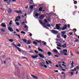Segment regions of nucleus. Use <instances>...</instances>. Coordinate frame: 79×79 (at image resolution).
<instances>
[{"label":"nucleus","mask_w":79,"mask_h":79,"mask_svg":"<svg viewBox=\"0 0 79 79\" xmlns=\"http://www.w3.org/2000/svg\"><path fill=\"white\" fill-rule=\"evenodd\" d=\"M51 32L54 34H58V31H56V30H52L51 31Z\"/></svg>","instance_id":"nucleus-1"},{"label":"nucleus","mask_w":79,"mask_h":79,"mask_svg":"<svg viewBox=\"0 0 79 79\" xmlns=\"http://www.w3.org/2000/svg\"><path fill=\"white\" fill-rule=\"evenodd\" d=\"M18 18L19 19H21V17H20V16H17V18H16V19L15 20V22H16V21H19V19H18Z\"/></svg>","instance_id":"nucleus-2"},{"label":"nucleus","mask_w":79,"mask_h":79,"mask_svg":"<svg viewBox=\"0 0 79 79\" xmlns=\"http://www.w3.org/2000/svg\"><path fill=\"white\" fill-rule=\"evenodd\" d=\"M45 16L44 15H40L39 17V19H43L44 18Z\"/></svg>","instance_id":"nucleus-3"},{"label":"nucleus","mask_w":79,"mask_h":79,"mask_svg":"<svg viewBox=\"0 0 79 79\" xmlns=\"http://www.w3.org/2000/svg\"><path fill=\"white\" fill-rule=\"evenodd\" d=\"M66 28H67V25L64 24V26L62 27L63 31L64 30H65V29H66Z\"/></svg>","instance_id":"nucleus-4"},{"label":"nucleus","mask_w":79,"mask_h":79,"mask_svg":"<svg viewBox=\"0 0 79 79\" xmlns=\"http://www.w3.org/2000/svg\"><path fill=\"white\" fill-rule=\"evenodd\" d=\"M31 77H32L34 79H38V77H37V76L32 75H31Z\"/></svg>","instance_id":"nucleus-5"},{"label":"nucleus","mask_w":79,"mask_h":79,"mask_svg":"<svg viewBox=\"0 0 79 79\" xmlns=\"http://www.w3.org/2000/svg\"><path fill=\"white\" fill-rule=\"evenodd\" d=\"M38 55L40 57V58H44V56L40 54V53Z\"/></svg>","instance_id":"nucleus-6"},{"label":"nucleus","mask_w":79,"mask_h":79,"mask_svg":"<svg viewBox=\"0 0 79 79\" xmlns=\"http://www.w3.org/2000/svg\"><path fill=\"white\" fill-rule=\"evenodd\" d=\"M8 29L10 31V32H13V31H14V30H13L11 27H8Z\"/></svg>","instance_id":"nucleus-7"},{"label":"nucleus","mask_w":79,"mask_h":79,"mask_svg":"<svg viewBox=\"0 0 79 79\" xmlns=\"http://www.w3.org/2000/svg\"><path fill=\"white\" fill-rule=\"evenodd\" d=\"M38 50L39 52H44V50L40 48H38Z\"/></svg>","instance_id":"nucleus-8"},{"label":"nucleus","mask_w":79,"mask_h":79,"mask_svg":"<svg viewBox=\"0 0 79 79\" xmlns=\"http://www.w3.org/2000/svg\"><path fill=\"white\" fill-rule=\"evenodd\" d=\"M61 36L62 37H64V39H66V37H67L66 35H64V34H62Z\"/></svg>","instance_id":"nucleus-9"},{"label":"nucleus","mask_w":79,"mask_h":79,"mask_svg":"<svg viewBox=\"0 0 79 79\" xmlns=\"http://www.w3.org/2000/svg\"><path fill=\"white\" fill-rule=\"evenodd\" d=\"M1 26L3 27H6V25L5 24V23H2L1 25Z\"/></svg>","instance_id":"nucleus-10"},{"label":"nucleus","mask_w":79,"mask_h":79,"mask_svg":"<svg viewBox=\"0 0 79 79\" xmlns=\"http://www.w3.org/2000/svg\"><path fill=\"white\" fill-rule=\"evenodd\" d=\"M40 66L41 67H44V65L45 64V63L43 62H41L40 63Z\"/></svg>","instance_id":"nucleus-11"},{"label":"nucleus","mask_w":79,"mask_h":79,"mask_svg":"<svg viewBox=\"0 0 79 79\" xmlns=\"http://www.w3.org/2000/svg\"><path fill=\"white\" fill-rule=\"evenodd\" d=\"M71 66L70 67V68H73L74 66V65L73 64H74V61H73L72 63H71Z\"/></svg>","instance_id":"nucleus-12"},{"label":"nucleus","mask_w":79,"mask_h":79,"mask_svg":"<svg viewBox=\"0 0 79 79\" xmlns=\"http://www.w3.org/2000/svg\"><path fill=\"white\" fill-rule=\"evenodd\" d=\"M56 25H57V26L56 25V29L59 30L60 27L59 25H58V24H56Z\"/></svg>","instance_id":"nucleus-13"},{"label":"nucleus","mask_w":79,"mask_h":79,"mask_svg":"<svg viewBox=\"0 0 79 79\" xmlns=\"http://www.w3.org/2000/svg\"><path fill=\"white\" fill-rule=\"evenodd\" d=\"M47 54L48 55V56H50L52 55V53H51V52H48L47 53Z\"/></svg>","instance_id":"nucleus-14"},{"label":"nucleus","mask_w":79,"mask_h":79,"mask_svg":"<svg viewBox=\"0 0 79 79\" xmlns=\"http://www.w3.org/2000/svg\"><path fill=\"white\" fill-rule=\"evenodd\" d=\"M16 13H18L19 14H22V11H21V10L16 11Z\"/></svg>","instance_id":"nucleus-15"},{"label":"nucleus","mask_w":79,"mask_h":79,"mask_svg":"<svg viewBox=\"0 0 79 79\" xmlns=\"http://www.w3.org/2000/svg\"><path fill=\"white\" fill-rule=\"evenodd\" d=\"M31 43H32V42H31V40H29L28 41L27 43V45H28V44H31Z\"/></svg>","instance_id":"nucleus-16"},{"label":"nucleus","mask_w":79,"mask_h":79,"mask_svg":"<svg viewBox=\"0 0 79 79\" xmlns=\"http://www.w3.org/2000/svg\"><path fill=\"white\" fill-rule=\"evenodd\" d=\"M33 2H34V1H33V0H31L30 1V2L29 3L30 5H33V4H32V3H33Z\"/></svg>","instance_id":"nucleus-17"},{"label":"nucleus","mask_w":79,"mask_h":79,"mask_svg":"<svg viewBox=\"0 0 79 79\" xmlns=\"http://www.w3.org/2000/svg\"><path fill=\"white\" fill-rule=\"evenodd\" d=\"M43 9V8L41 7L39 8L38 10H39V11H40V12H41V11H42V10Z\"/></svg>","instance_id":"nucleus-18"},{"label":"nucleus","mask_w":79,"mask_h":79,"mask_svg":"<svg viewBox=\"0 0 79 79\" xmlns=\"http://www.w3.org/2000/svg\"><path fill=\"white\" fill-rule=\"evenodd\" d=\"M31 57L32 58H37V57H38V56H31Z\"/></svg>","instance_id":"nucleus-19"},{"label":"nucleus","mask_w":79,"mask_h":79,"mask_svg":"<svg viewBox=\"0 0 79 79\" xmlns=\"http://www.w3.org/2000/svg\"><path fill=\"white\" fill-rule=\"evenodd\" d=\"M54 53H58V51L56 49H54Z\"/></svg>","instance_id":"nucleus-20"},{"label":"nucleus","mask_w":79,"mask_h":79,"mask_svg":"<svg viewBox=\"0 0 79 79\" xmlns=\"http://www.w3.org/2000/svg\"><path fill=\"white\" fill-rule=\"evenodd\" d=\"M22 40L23 41V42H25V43H26L27 42V40L25 39H22Z\"/></svg>","instance_id":"nucleus-21"},{"label":"nucleus","mask_w":79,"mask_h":79,"mask_svg":"<svg viewBox=\"0 0 79 79\" xmlns=\"http://www.w3.org/2000/svg\"><path fill=\"white\" fill-rule=\"evenodd\" d=\"M24 25H25V26H24V28H26V29H28V27H27V25L26 24H25Z\"/></svg>","instance_id":"nucleus-22"},{"label":"nucleus","mask_w":79,"mask_h":79,"mask_svg":"<svg viewBox=\"0 0 79 79\" xmlns=\"http://www.w3.org/2000/svg\"><path fill=\"white\" fill-rule=\"evenodd\" d=\"M1 31L2 32H5V29H1Z\"/></svg>","instance_id":"nucleus-23"},{"label":"nucleus","mask_w":79,"mask_h":79,"mask_svg":"<svg viewBox=\"0 0 79 79\" xmlns=\"http://www.w3.org/2000/svg\"><path fill=\"white\" fill-rule=\"evenodd\" d=\"M52 15V14L51 13H50L48 15V16H49V18H51V16Z\"/></svg>","instance_id":"nucleus-24"},{"label":"nucleus","mask_w":79,"mask_h":79,"mask_svg":"<svg viewBox=\"0 0 79 79\" xmlns=\"http://www.w3.org/2000/svg\"><path fill=\"white\" fill-rule=\"evenodd\" d=\"M7 12L8 13H11L12 12V11L10 9L9 10L7 11Z\"/></svg>","instance_id":"nucleus-25"},{"label":"nucleus","mask_w":79,"mask_h":79,"mask_svg":"<svg viewBox=\"0 0 79 79\" xmlns=\"http://www.w3.org/2000/svg\"><path fill=\"white\" fill-rule=\"evenodd\" d=\"M15 35H17L19 38V39H21V37H20V35L19 34H15Z\"/></svg>","instance_id":"nucleus-26"},{"label":"nucleus","mask_w":79,"mask_h":79,"mask_svg":"<svg viewBox=\"0 0 79 79\" xmlns=\"http://www.w3.org/2000/svg\"><path fill=\"white\" fill-rule=\"evenodd\" d=\"M33 44H35V45H37V43L35 41H34L33 42Z\"/></svg>","instance_id":"nucleus-27"},{"label":"nucleus","mask_w":79,"mask_h":79,"mask_svg":"<svg viewBox=\"0 0 79 79\" xmlns=\"http://www.w3.org/2000/svg\"><path fill=\"white\" fill-rule=\"evenodd\" d=\"M20 33H21V34H26V33L25 32L23 31H22L20 32Z\"/></svg>","instance_id":"nucleus-28"},{"label":"nucleus","mask_w":79,"mask_h":79,"mask_svg":"<svg viewBox=\"0 0 79 79\" xmlns=\"http://www.w3.org/2000/svg\"><path fill=\"white\" fill-rule=\"evenodd\" d=\"M33 8H34V5H32L30 6V9H31V10H32Z\"/></svg>","instance_id":"nucleus-29"},{"label":"nucleus","mask_w":79,"mask_h":79,"mask_svg":"<svg viewBox=\"0 0 79 79\" xmlns=\"http://www.w3.org/2000/svg\"><path fill=\"white\" fill-rule=\"evenodd\" d=\"M66 31H62L61 32V34H66Z\"/></svg>","instance_id":"nucleus-30"},{"label":"nucleus","mask_w":79,"mask_h":79,"mask_svg":"<svg viewBox=\"0 0 79 79\" xmlns=\"http://www.w3.org/2000/svg\"><path fill=\"white\" fill-rule=\"evenodd\" d=\"M47 27H51V25H50V24H47Z\"/></svg>","instance_id":"nucleus-31"},{"label":"nucleus","mask_w":79,"mask_h":79,"mask_svg":"<svg viewBox=\"0 0 79 79\" xmlns=\"http://www.w3.org/2000/svg\"><path fill=\"white\" fill-rule=\"evenodd\" d=\"M35 16H34V17H38V16H39V14L38 13H36L35 15Z\"/></svg>","instance_id":"nucleus-32"},{"label":"nucleus","mask_w":79,"mask_h":79,"mask_svg":"<svg viewBox=\"0 0 79 79\" xmlns=\"http://www.w3.org/2000/svg\"><path fill=\"white\" fill-rule=\"evenodd\" d=\"M63 51L65 52V53H67V52H68V50H67V49H63Z\"/></svg>","instance_id":"nucleus-33"},{"label":"nucleus","mask_w":79,"mask_h":79,"mask_svg":"<svg viewBox=\"0 0 79 79\" xmlns=\"http://www.w3.org/2000/svg\"><path fill=\"white\" fill-rule=\"evenodd\" d=\"M12 45H14V46L15 47V48H16V47H17V46H16V45L15 44H14V43H12Z\"/></svg>","instance_id":"nucleus-34"},{"label":"nucleus","mask_w":79,"mask_h":79,"mask_svg":"<svg viewBox=\"0 0 79 79\" xmlns=\"http://www.w3.org/2000/svg\"><path fill=\"white\" fill-rule=\"evenodd\" d=\"M57 38H58L59 39H60V35H57Z\"/></svg>","instance_id":"nucleus-35"},{"label":"nucleus","mask_w":79,"mask_h":79,"mask_svg":"<svg viewBox=\"0 0 79 79\" xmlns=\"http://www.w3.org/2000/svg\"><path fill=\"white\" fill-rule=\"evenodd\" d=\"M28 52H29V53H32V52L33 53H34V52H33V51H32V50H31V51H28Z\"/></svg>","instance_id":"nucleus-36"},{"label":"nucleus","mask_w":79,"mask_h":79,"mask_svg":"<svg viewBox=\"0 0 79 79\" xmlns=\"http://www.w3.org/2000/svg\"><path fill=\"white\" fill-rule=\"evenodd\" d=\"M59 67L60 68H63V67H62V66H61V64H60L59 65Z\"/></svg>","instance_id":"nucleus-37"},{"label":"nucleus","mask_w":79,"mask_h":79,"mask_svg":"<svg viewBox=\"0 0 79 79\" xmlns=\"http://www.w3.org/2000/svg\"><path fill=\"white\" fill-rule=\"evenodd\" d=\"M62 48H66V46H65L64 45H62Z\"/></svg>","instance_id":"nucleus-38"},{"label":"nucleus","mask_w":79,"mask_h":79,"mask_svg":"<svg viewBox=\"0 0 79 79\" xmlns=\"http://www.w3.org/2000/svg\"><path fill=\"white\" fill-rule=\"evenodd\" d=\"M17 45L18 47H21V44H18Z\"/></svg>","instance_id":"nucleus-39"},{"label":"nucleus","mask_w":79,"mask_h":79,"mask_svg":"<svg viewBox=\"0 0 79 79\" xmlns=\"http://www.w3.org/2000/svg\"><path fill=\"white\" fill-rule=\"evenodd\" d=\"M74 4H76L77 3V1H74Z\"/></svg>","instance_id":"nucleus-40"},{"label":"nucleus","mask_w":79,"mask_h":79,"mask_svg":"<svg viewBox=\"0 0 79 79\" xmlns=\"http://www.w3.org/2000/svg\"><path fill=\"white\" fill-rule=\"evenodd\" d=\"M75 42H79V40H78V39L76 40H75Z\"/></svg>","instance_id":"nucleus-41"},{"label":"nucleus","mask_w":79,"mask_h":79,"mask_svg":"<svg viewBox=\"0 0 79 79\" xmlns=\"http://www.w3.org/2000/svg\"><path fill=\"white\" fill-rule=\"evenodd\" d=\"M39 22H40V24H43V23L42 22V21L40 20H39Z\"/></svg>","instance_id":"nucleus-42"},{"label":"nucleus","mask_w":79,"mask_h":79,"mask_svg":"<svg viewBox=\"0 0 79 79\" xmlns=\"http://www.w3.org/2000/svg\"><path fill=\"white\" fill-rule=\"evenodd\" d=\"M73 34V32H70L69 33V34L70 35H72Z\"/></svg>","instance_id":"nucleus-43"},{"label":"nucleus","mask_w":79,"mask_h":79,"mask_svg":"<svg viewBox=\"0 0 79 79\" xmlns=\"http://www.w3.org/2000/svg\"><path fill=\"white\" fill-rule=\"evenodd\" d=\"M35 41H36L38 43H41V42L38 40H35Z\"/></svg>","instance_id":"nucleus-44"},{"label":"nucleus","mask_w":79,"mask_h":79,"mask_svg":"<svg viewBox=\"0 0 79 79\" xmlns=\"http://www.w3.org/2000/svg\"><path fill=\"white\" fill-rule=\"evenodd\" d=\"M9 41H10V42H13V40L12 39H10Z\"/></svg>","instance_id":"nucleus-45"},{"label":"nucleus","mask_w":79,"mask_h":79,"mask_svg":"<svg viewBox=\"0 0 79 79\" xmlns=\"http://www.w3.org/2000/svg\"><path fill=\"white\" fill-rule=\"evenodd\" d=\"M10 25H11L12 24V20H11L10 23H9Z\"/></svg>","instance_id":"nucleus-46"},{"label":"nucleus","mask_w":79,"mask_h":79,"mask_svg":"<svg viewBox=\"0 0 79 79\" xmlns=\"http://www.w3.org/2000/svg\"><path fill=\"white\" fill-rule=\"evenodd\" d=\"M2 57H3V59H5V58H6L5 55H4Z\"/></svg>","instance_id":"nucleus-47"},{"label":"nucleus","mask_w":79,"mask_h":79,"mask_svg":"<svg viewBox=\"0 0 79 79\" xmlns=\"http://www.w3.org/2000/svg\"><path fill=\"white\" fill-rule=\"evenodd\" d=\"M59 31H61V30H62L63 31V28H60V27H59Z\"/></svg>","instance_id":"nucleus-48"},{"label":"nucleus","mask_w":79,"mask_h":79,"mask_svg":"<svg viewBox=\"0 0 79 79\" xmlns=\"http://www.w3.org/2000/svg\"><path fill=\"white\" fill-rule=\"evenodd\" d=\"M73 30L75 31H74V32H76V31H77V30L76 28L73 29Z\"/></svg>","instance_id":"nucleus-49"},{"label":"nucleus","mask_w":79,"mask_h":79,"mask_svg":"<svg viewBox=\"0 0 79 79\" xmlns=\"http://www.w3.org/2000/svg\"><path fill=\"white\" fill-rule=\"evenodd\" d=\"M44 21L45 23H48V21H47V20L46 19L44 20Z\"/></svg>","instance_id":"nucleus-50"},{"label":"nucleus","mask_w":79,"mask_h":79,"mask_svg":"<svg viewBox=\"0 0 79 79\" xmlns=\"http://www.w3.org/2000/svg\"><path fill=\"white\" fill-rule=\"evenodd\" d=\"M37 12H38V10H36L35 11V13H37Z\"/></svg>","instance_id":"nucleus-51"},{"label":"nucleus","mask_w":79,"mask_h":79,"mask_svg":"<svg viewBox=\"0 0 79 79\" xmlns=\"http://www.w3.org/2000/svg\"><path fill=\"white\" fill-rule=\"evenodd\" d=\"M70 73L71 75H72V76H73V74H74V73L73 72H71V73Z\"/></svg>","instance_id":"nucleus-52"},{"label":"nucleus","mask_w":79,"mask_h":79,"mask_svg":"<svg viewBox=\"0 0 79 79\" xmlns=\"http://www.w3.org/2000/svg\"><path fill=\"white\" fill-rule=\"evenodd\" d=\"M54 56H55V57H57V58H58V57H59V56L57 55H55Z\"/></svg>","instance_id":"nucleus-53"},{"label":"nucleus","mask_w":79,"mask_h":79,"mask_svg":"<svg viewBox=\"0 0 79 79\" xmlns=\"http://www.w3.org/2000/svg\"><path fill=\"white\" fill-rule=\"evenodd\" d=\"M16 24H17V25H18V26H19V23L18 22H16Z\"/></svg>","instance_id":"nucleus-54"},{"label":"nucleus","mask_w":79,"mask_h":79,"mask_svg":"<svg viewBox=\"0 0 79 79\" xmlns=\"http://www.w3.org/2000/svg\"><path fill=\"white\" fill-rule=\"evenodd\" d=\"M35 53H36V54H38V53H39V52L36 51H35Z\"/></svg>","instance_id":"nucleus-55"},{"label":"nucleus","mask_w":79,"mask_h":79,"mask_svg":"<svg viewBox=\"0 0 79 79\" xmlns=\"http://www.w3.org/2000/svg\"><path fill=\"white\" fill-rule=\"evenodd\" d=\"M64 55H65V56H68V54H67V53H64Z\"/></svg>","instance_id":"nucleus-56"},{"label":"nucleus","mask_w":79,"mask_h":79,"mask_svg":"<svg viewBox=\"0 0 79 79\" xmlns=\"http://www.w3.org/2000/svg\"><path fill=\"white\" fill-rule=\"evenodd\" d=\"M48 21H49V22H51V20H50V19H48Z\"/></svg>","instance_id":"nucleus-57"},{"label":"nucleus","mask_w":79,"mask_h":79,"mask_svg":"<svg viewBox=\"0 0 79 79\" xmlns=\"http://www.w3.org/2000/svg\"><path fill=\"white\" fill-rule=\"evenodd\" d=\"M16 48H17V50H20V49H21V48H19V47H18L17 46V47H16Z\"/></svg>","instance_id":"nucleus-58"},{"label":"nucleus","mask_w":79,"mask_h":79,"mask_svg":"<svg viewBox=\"0 0 79 79\" xmlns=\"http://www.w3.org/2000/svg\"><path fill=\"white\" fill-rule=\"evenodd\" d=\"M56 48L57 49H58V50H61V48H59L58 47H56Z\"/></svg>","instance_id":"nucleus-59"},{"label":"nucleus","mask_w":79,"mask_h":79,"mask_svg":"<svg viewBox=\"0 0 79 79\" xmlns=\"http://www.w3.org/2000/svg\"><path fill=\"white\" fill-rule=\"evenodd\" d=\"M44 27H45V28H46V29H48V27L46 25H45Z\"/></svg>","instance_id":"nucleus-60"},{"label":"nucleus","mask_w":79,"mask_h":79,"mask_svg":"<svg viewBox=\"0 0 79 79\" xmlns=\"http://www.w3.org/2000/svg\"><path fill=\"white\" fill-rule=\"evenodd\" d=\"M16 32H19V31L18 29H16Z\"/></svg>","instance_id":"nucleus-61"},{"label":"nucleus","mask_w":79,"mask_h":79,"mask_svg":"<svg viewBox=\"0 0 79 79\" xmlns=\"http://www.w3.org/2000/svg\"><path fill=\"white\" fill-rule=\"evenodd\" d=\"M76 69H79V66H77L76 67Z\"/></svg>","instance_id":"nucleus-62"},{"label":"nucleus","mask_w":79,"mask_h":79,"mask_svg":"<svg viewBox=\"0 0 79 79\" xmlns=\"http://www.w3.org/2000/svg\"><path fill=\"white\" fill-rule=\"evenodd\" d=\"M44 67L45 68H47V65H44Z\"/></svg>","instance_id":"nucleus-63"},{"label":"nucleus","mask_w":79,"mask_h":79,"mask_svg":"<svg viewBox=\"0 0 79 79\" xmlns=\"http://www.w3.org/2000/svg\"><path fill=\"white\" fill-rule=\"evenodd\" d=\"M62 71H66V69H62Z\"/></svg>","instance_id":"nucleus-64"}]
</instances>
